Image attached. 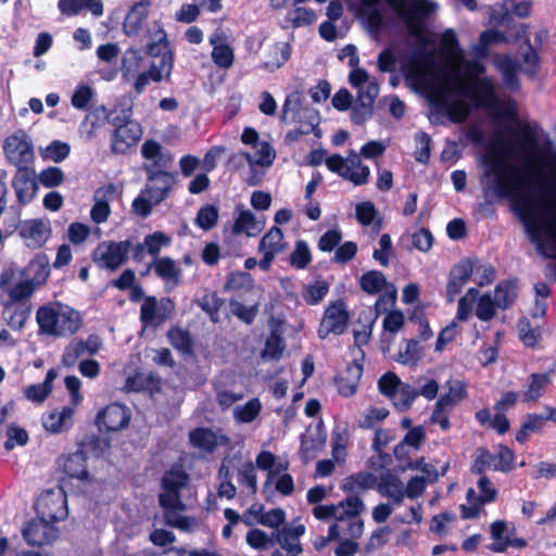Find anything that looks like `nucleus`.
<instances>
[{
    "label": "nucleus",
    "instance_id": "13d9d810",
    "mask_svg": "<svg viewBox=\"0 0 556 556\" xmlns=\"http://www.w3.org/2000/svg\"><path fill=\"white\" fill-rule=\"evenodd\" d=\"M528 50L522 55V62L525 64L523 73L529 78L533 79L540 71V55L538 48L527 40Z\"/></svg>",
    "mask_w": 556,
    "mask_h": 556
},
{
    "label": "nucleus",
    "instance_id": "052dcab7",
    "mask_svg": "<svg viewBox=\"0 0 556 556\" xmlns=\"http://www.w3.org/2000/svg\"><path fill=\"white\" fill-rule=\"evenodd\" d=\"M479 295L477 288H469L464 296L458 300L456 318L459 321H466L470 316L473 304L476 303Z\"/></svg>",
    "mask_w": 556,
    "mask_h": 556
},
{
    "label": "nucleus",
    "instance_id": "473e14b6",
    "mask_svg": "<svg viewBox=\"0 0 556 556\" xmlns=\"http://www.w3.org/2000/svg\"><path fill=\"white\" fill-rule=\"evenodd\" d=\"M377 489L380 494L391 498L396 505L402 504L405 497L403 482L395 475L382 476Z\"/></svg>",
    "mask_w": 556,
    "mask_h": 556
},
{
    "label": "nucleus",
    "instance_id": "e433bc0d",
    "mask_svg": "<svg viewBox=\"0 0 556 556\" xmlns=\"http://www.w3.org/2000/svg\"><path fill=\"white\" fill-rule=\"evenodd\" d=\"M480 478L478 480V489L480 494L477 495L473 489H468L466 493V498L468 502H471L472 498H477L480 501V504L492 503L497 497V490L492 486L491 480L485 475H479Z\"/></svg>",
    "mask_w": 556,
    "mask_h": 556
},
{
    "label": "nucleus",
    "instance_id": "de8ad7c7",
    "mask_svg": "<svg viewBox=\"0 0 556 556\" xmlns=\"http://www.w3.org/2000/svg\"><path fill=\"white\" fill-rule=\"evenodd\" d=\"M495 457L486 447H478L470 471L476 475H485L486 470H494Z\"/></svg>",
    "mask_w": 556,
    "mask_h": 556
},
{
    "label": "nucleus",
    "instance_id": "0e129e2a",
    "mask_svg": "<svg viewBox=\"0 0 556 556\" xmlns=\"http://www.w3.org/2000/svg\"><path fill=\"white\" fill-rule=\"evenodd\" d=\"M380 0H361L363 13L367 15L370 27L379 28L383 23L382 13L379 9Z\"/></svg>",
    "mask_w": 556,
    "mask_h": 556
},
{
    "label": "nucleus",
    "instance_id": "4c0bfd02",
    "mask_svg": "<svg viewBox=\"0 0 556 556\" xmlns=\"http://www.w3.org/2000/svg\"><path fill=\"white\" fill-rule=\"evenodd\" d=\"M387 286L386 276L376 269L368 270L361 276L359 287L368 294H377Z\"/></svg>",
    "mask_w": 556,
    "mask_h": 556
},
{
    "label": "nucleus",
    "instance_id": "f704fd0d",
    "mask_svg": "<svg viewBox=\"0 0 556 556\" xmlns=\"http://www.w3.org/2000/svg\"><path fill=\"white\" fill-rule=\"evenodd\" d=\"M326 434L318 431L316 435H301L300 455L304 463L314 459L325 447Z\"/></svg>",
    "mask_w": 556,
    "mask_h": 556
},
{
    "label": "nucleus",
    "instance_id": "ddd939ff",
    "mask_svg": "<svg viewBox=\"0 0 556 556\" xmlns=\"http://www.w3.org/2000/svg\"><path fill=\"white\" fill-rule=\"evenodd\" d=\"M58 465L70 479L92 482L93 477L87 467V452L84 450V444H80L74 453L61 455L58 458Z\"/></svg>",
    "mask_w": 556,
    "mask_h": 556
},
{
    "label": "nucleus",
    "instance_id": "423d86ee",
    "mask_svg": "<svg viewBox=\"0 0 556 556\" xmlns=\"http://www.w3.org/2000/svg\"><path fill=\"white\" fill-rule=\"evenodd\" d=\"M393 12L404 22L408 33L418 36L426 17L431 12V2L427 0H384Z\"/></svg>",
    "mask_w": 556,
    "mask_h": 556
},
{
    "label": "nucleus",
    "instance_id": "09e8293b",
    "mask_svg": "<svg viewBox=\"0 0 556 556\" xmlns=\"http://www.w3.org/2000/svg\"><path fill=\"white\" fill-rule=\"evenodd\" d=\"M312 262V253L304 240H298L295 248L289 256V263L296 269H304Z\"/></svg>",
    "mask_w": 556,
    "mask_h": 556
},
{
    "label": "nucleus",
    "instance_id": "4be33fe9",
    "mask_svg": "<svg viewBox=\"0 0 556 556\" xmlns=\"http://www.w3.org/2000/svg\"><path fill=\"white\" fill-rule=\"evenodd\" d=\"M363 376L362 361H353L334 377V384L340 395L349 397L355 394Z\"/></svg>",
    "mask_w": 556,
    "mask_h": 556
},
{
    "label": "nucleus",
    "instance_id": "a19ab883",
    "mask_svg": "<svg viewBox=\"0 0 556 556\" xmlns=\"http://www.w3.org/2000/svg\"><path fill=\"white\" fill-rule=\"evenodd\" d=\"M549 378L546 374H531L529 376L528 389L523 393V402L538 401L544 393Z\"/></svg>",
    "mask_w": 556,
    "mask_h": 556
},
{
    "label": "nucleus",
    "instance_id": "aec40b11",
    "mask_svg": "<svg viewBox=\"0 0 556 556\" xmlns=\"http://www.w3.org/2000/svg\"><path fill=\"white\" fill-rule=\"evenodd\" d=\"M327 168L338 174L345 180L351 181L355 186H363L368 182L370 169L368 166H364L361 170H351V166H348L346 161L340 154H332L325 160Z\"/></svg>",
    "mask_w": 556,
    "mask_h": 556
},
{
    "label": "nucleus",
    "instance_id": "7c9ffc66",
    "mask_svg": "<svg viewBox=\"0 0 556 556\" xmlns=\"http://www.w3.org/2000/svg\"><path fill=\"white\" fill-rule=\"evenodd\" d=\"M546 425V418L541 414H527L520 428L516 432V441L523 445L532 433H541Z\"/></svg>",
    "mask_w": 556,
    "mask_h": 556
},
{
    "label": "nucleus",
    "instance_id": "79ce46f5",
    "mask_svg": "<svg viewBox=\"0 0 556 556\" xmlns=\"http://www.w3.org/2000/svg\"><path fill=\"white\" fill-rule=\"evenodd\" d=\"M198 304L208 315L212 323L216 324L219 321V311L224 305V300L218 296L217 292L213 291L203 294Z\"/></svg>",
    "mask_w": 556,
    "mask_h": 556
},
{
    "label": "nucleus",
    "instance_id": "20e7f679",
    "mask_svg": "<svg viewBox=\"0 0 556 556\" xmlns=\"http://www.w3.org/2000/svg\"><path fill=\"white\" fill-rule=\"evenodd\" d=\"M290 112L293 113V121L298 123L302 134L309 135L314 132L317 137L320 136L321 131L318 128L319 114L316 110L302 108V94L298 90L287 94L279 116L281 123L288 122Z\"/></svg>",
    "mask_w": 556,
    "mask_h": 556
},
{
    "label": "nucleus",
    "instance_id": "9d476101",
    "mask_svg": "<svg viewBox=\"0 0 556 556\" xmlns=\"http://www.w3.org/2000/svg\"><path fill=\"white\" fill-rule=\"evenodd\" d=\"M0 289L5 292L14 303L26 300L33 295L36 290L33 283L26 277H20L16 268H4L0 274Z\"/></svg>",
    "mask_w": 556,
    "mask_h": 556
},
{
    "label": "nucleus",
    "instance_id": "ea45409f",
    "mask_svg": "<svg viewBox=\"0 0 556 556\" xmlns=\"http://www.w3.org/2000/svg\"><path fill=\"white\" fill-rule=\"evenodd\" d=\"M30 305L26 303L22 304H15L12 307L5 308V314H8L7 317V324L10 328L13 330H21L24 328L27 319L30 316Z\"/></svg>",
    "mask_w": 556,
    "mask_h": 556
},
{
    "label": "nucleus",
    "instance_id": "6e6d98bb",
    "mask_svg": "<svg viewBox=\"0 0 556 556\" xmlns=\"http://www.w3.org/2000/svg\"><path fill=\"white\" fill-rule=\"evenodd\" d=\"M143 243L147 248V252L151 256L157 257L161 249L172 243V237L163 231H154L144 237Z\"/></svg>",
    "mask_w": 556,
    "mask_h": 556
},
{
    "label": "nucleus",
    "instance_id": "3c124183",
    "mask_svg": "<svg viewBox=\"0 0 556 556\" xmlns=\"http://www.w3.org/2000/svg\"><path fill=\"white\" fill-rule=\"evenodd\" d=\"M329 288L330 286L326 280H316L304 288L303 299L306 304L316 305L328 294Z\"/></svg>",
    "mask_w": 556,
    "mask_h": 556
},
{
    "label": "nucleus",
    "instance_id": "0eeeda50",
    "mask_svg": "<svg viewBox=\"0 0 556 556\" xmlns=\"http://www.w3.org/2000/svg\"><path fill=\"white\" fill-rule=\"evenodd\" d=\"M350 319L351 315L344 300L339 299L330 302L325 308L319 323L317 329L318 337L324 340L331 333L336 336L343 334L348 329Z\"/></svg>",
    "mask_w": 556,
    "mask_h": 556
},
{
    "label": "nucleus",
    "instance_id": "412c9836",
    "mask_svg": "<svg viewBox=\"0 0 556 556\" xmlns=\"http://www.w3.org/2000/svg\"><path fill=\"white\" fill-rule=\"evenodd\" d=\"M450 91L451 89L447 86H440L431 94V101L444 108L451 122L455 124L464 123L470 114V108L463 101L448 102L446 94Z\"/></svg>",
    "mask_w": 556,
    "mask_h": 556
},
{
    "label": "nucleus",
    "instance_id": "a211bd4d",
    "mask_svg": "<svg viewBox=\"0 0 556 556\" xmlns=\"http://www.w3.org/2000/svg\"><path fill=\"white\" fill-rule=\"evenodd\" d=\"M12 187L21 205L30 203L38 191L34 167L17 168L12 179Z\"/></svg>",
    "mask_w": 556,
    "mask_h": 556
},
{
    "label": "nucleus",
    "instance_id": "c03bdc74",
    "mask_svg": "<svg viewBox=\"0 0 556 556\" xmlns=\"http://www.w3.org/2000/svg\"><path fill=\"white\" fill-rule=\"evenodd\" d=\"M218 217V207L214 204H205L199 208L194 223L199 228L207 231L217 225Z\"/></svg>",
    "mask_w": 556,
    "mask_h": 556
},
{
    "label": "nucleus",
    "instance_id": "f8f14e48",
    "mask_svg": "<svg viewBox=\"0 0 556 556\" xmlns=\"http://www.w3.org/2000/svg\"><path fill=\"white\" fill-rule=\"evenodd\" d=\"M130 418L131 414L126 405L111 403L98 413L96 424L100 431L115 432L126 428Z\"/></svg>",
    "mask_w": 556,
    "mask_h": 556
},
{
    "label": "nucleus",
    "instance_id": "58836bf2",
    "mask_svg": "<svg viewBox=\"0 0 556 556\" xmlns=\"http://www.w3.org/2000/svg\"><path fill=\"white\" fill-rule=\"evenodd\" d=\"M439 51L443 59L453 60L463 58L457 36L453 29H447L443 33Z\"/></svg>",
    "mask_w": 556,
    "mask_h": 556
},
{
    "label": "nucleus",
    "instance_id": "4468645a",
    "mask_svg": "<svg viewBox=\"0 0 556 556\" xmlns=\"http://www.w3.org/2000/svg\"><path fill=\"white\" fill-rule=\"evenodd\" d=\"M174 311V302L169 298L161 300V308L154 295L144 298L140 307V321L144 326L157 327L169 318V314Z\"/></svg>",
    "mask_w": 556,
    "mask_h": 556
},
{
    "label": "nucleus",
    "instance_id": "39448f33",
    "mask_svg": "<svg viewBox=\"0 0 556 556\" xmlns=\"http://www.w3.org/2000/svg\"><path fill=\"white\" fill-rule=\"evenodd\" d=\"M188 482L189 475L181 469L170 468L164 472L161 480L162 492L159 495V504L165 511L185 509L180 493Z\"/></svg>",
    "mask_w": 556,
    "mask_h": 556
},
{
    "label": "nucleus",
    "instance_id": "603ef678",
    "mask_svg": "<svg viewBox=\"0 0 556 556\" xmlns=\"http://www.w3.org/2000/svg\"><path fill=\"white\" fill-rule=\"evenodd\" d=\"M85 354H87V352L83 345V339L76 338L65 346L61 363L66 368H73Z\"/></svg>",
    "mask_w": 556,
    "mask_h": 556
},
{
    "label": "nucleus",
    "instance_id": "c85d7f7f",
    "mask_svg": "<svg viewBox=\"0 0 556 556\" xmlns=\"http://www.w3.org/2000/svg\"><path fill=\"white\" fill-rule=\"evenodd\" d=\"M189 442L193 447L206 453H213L218 446L216 433L212 429L204 427L191 430L189 432Z\"/></svg>",
    "mask_w": 556,
    "mask_h": 556
},
{
    "label": "nucleus",
    "instance_id": "5fc2aeb1",
    "mask_svg": "<svg viewBox=\"0 0 556 556\" xmlns=\"http://www.w3.org/2000/svg\"><path fill=\"white\" fill-rule=\"evenodd\" d=\"M108 119L106 110L104 106L90 111L81 123V127L86 130L89 138L96 136L99 129Z\"/></svg>",
    "mask_w": 556,
    "mask_h": 556
},
{
    "label": "nucleus",
    "instance_id": "f3484780",
    "mask_svg": "<svg viewBox=\"0 0 556 556\" xmlns=\"http://www.w3.org/2000/svg\"><path fill=\"white\" fill-rule=\"evenodd\" d=\"M22 534L27 544L42 546L51 544L56 539L58 530L54 526L38 517L26 522Z\"/></svg>",
    "mask_w": 556,
    "mask_h": 556
},
{
    "label": "nucleus",
    "instance_id": "f257e3e1",
    "mask_svg": "<svg viewBox=\"0 0 556 556\" xmlns=\"http://www.w3.org/2000/svg\"><path fill=\"white\" fill-rule=\"evenodd\" d=\"M514 135L515 139L511 143L530 154V161L525 166L523 173L498 159L490 163L484 176H493L490 189L501 199L516 197L523 186L525 178L534 181V190L541 199L540 208L532 207L526 199H517L515 208L539 253L555 257L556 150L549 141L547 147L539 149V134L530 124L520 126Z\"/></svg>",
    "mask_w": 556,
    "mask_h": 556
},
{
    "label": "nucleus",
    "instance_id": "9b49d317",
    "mask_svg": "<svg viewBox=\"0 0 556 556\" xmlns=\"http://www.w3.org/2000/svg\"><path fill=\"white\" fill-rule=\"evenodd\" d=\"M3 152L8 162L16 168L33 167L34 149L33 144L22 136L11 135L3 143Z\"/></svg>",
    "mask_w": 556,
    "mask_h": 556
},
{
    "label": "nucleus",
    "instance_id": "8fccbe9b",
    "mask_svg": "<svg viewBox=\"0 0 556 556\" xmlns=\"http://www.w3.org/2000/svg\"><path fill=\"white\" fill-rule=\"evenodd\" d=\"M377 88L376 86L369 87L366 92L367 103L362 102L359 105H356L352 110V122L355 125H362L368 119L371 114V104L374 103L376 97Z\"/></svg>",
    "mask_w": 556,
    "mask_h": 556
},
{
    "label": "nucleus",
    "instance_id": "dca6fc26",
    "mask_svg": "<svg viewBox=\"0 0 556 556\" xmlns=\"http://www.w3.org/2000/svg\"><path fill=\"white\" fill-rule=\"evenodd\" d=\"M142 137V127L139 123H128L113 129L111 134L110 150L113 154H127L134 149Z\"/></svg>",
    "mask_w": 556,
    "mask_h": 556
},
{
    "label": "nucleus",
    "instance_id": "bb28decb",
    "mask_svg": "<svg viewBox=\"0 0 556 556\" xmlns=\"http://www.w3.org/2000/svg\"><path fill=\"white\" fill-rule=\"evenodd\" d=\"M377 478L372 472L359 471L348 476L341 485V490L348 494H356L358 491L374 489Z\"/></svg>",
    "mask_w": 556,
    "mask_h": 556
},
{
    "label": "nucleus",
    "instance_id": "680f3d73",
    "mask_svg": "<svg viewBox=\"0 0 556 556\" xmlns=\"http://www.w3.org/2000/svg\"><path fill=\"white\" fill-rule=\"evenodd\" d=\"M154 273L162 279H177L180 269L176 266L174 260L168 256L160 257L154 262Z\"/></svg>",
    "mask_w": 556,
    "mask_h": 556
},
{
    "label": "nucleus",
    "instance_id": "72a5a7b5",
    "mask_svg": "<svg viewBox=\"0 0 556 556\" xmlns=\"http://www.w3.org/2000/svg\"><path fill=\"white\" fill-rule=\"evenodd\" d=\"M166 337L170 345L185 355H191L193 353V339L188 329H184L180 326H172Z\"/></svg>",
    "mask_w": 556,
    "mask_h": 556
},
{
    "label": "nucleus",
    "instance_id": "2eb2a0df",
    "mask_svg": "<svg viewBox=\"0 0 556 556\" xmlns=\"http://www.w3.org/2000/svg\"><path fill=\"white\" fill-rule=\"evenodd\" d=\"M17 233L25 245L31 250L40 249L51 236V227L48 222L39 218L26 219L17 227Z\"/></svg>",
    "mask_w": 556,
    "mask_h": 556
},
{
    "label": "nucleus",
    "instance_id": "a18cd8bd",
    "mask_svg": "<svg viewBox=\"0 0 556 556\" xmlns=\"http://www.w3.org/2000/svg\"><path fill=\"white\" fill-rule=\"evenodd\" d=\"M338 507L340 510L338 520L356 518L365 509L364 502L356 494H350L345 500L339 503Z\"/></svg>",
    "mask_w": 556,
    "mask_h": 556
},
{
    "label": "nucleus",
    "instance_id": "864d4df0",
    "mask_svg": "<svg viewBox=\"0 0 556 556\" xmlns=\"http://www.w3.org/2000/svg\"><path fill=\"white\" fill-rule=\"evenodd\" d=\"M283 232L278 226H273L261 239L258 250H270L279 253L283 250Z\"/></svg>",
    "mask_w": 556,
    "mask_h": 556
},
{
    "label": "nucleus",
    "instance_id": "6e6552de",
    "mask_svg": "<svg viewBox=\"0 0 556 556\" xmlns=\"http://www.w3.org/2000/svg\"><path fill=\"white\" fill-rule=\"evenodd\" d=\"M447 83L456 87L457 93L470 98L476 108H493L498 104L495 87L490 77L476 79L464 87H457L459 83L457 79H448Z\"/></svg>",
    "mask_w": 556,
    "mask_h": 556
},
{
    "label": "nucleus",
    "instance_id": "338daca9",
    "mask_svg": "<svg viewBox=\"0 0 556 556\" xmlns=\"http://www.w3.org/2000/svg\"><path fill=\"white\" fill-rule=\"evenodd\" d=\"M401 386V379L393 371L383 374L378 380L379 392L389 399L394 396Z\"/></svg>",
    "mask_w": 556,
    "mask_h": 556
},
{
    "label": "nucleus",
    "instance_id": "cd10ccee",
    "mask_svg": "<svg viewBox=\"0 0 556 556\" xmlns=\"http://www.w3.org/2000/svg\"><path fill=\"white\" fill-rule=\"evenodd\" d=\"M445 387L448 391L442 394L437 401L440 406L452 409L467 397V384L465 381L451 378L445 382Z\"/></svg>",
    "mask_w": 556,
    "mask_h": 556
},
{
    "label": "nucleus",
    "instance_id": "2f4dec72",
    "mask_svg": "<svg viewBox=\"0 0 556 556\" xmlns=\"http://www.w3.org/2000/svg\"><path fill=\"white\" fill-rule=\"evenodd\" d=\"M161 37L157 41H153L147 45L146 53L152 58H160V62L163 64L167 63V76H170L173 70V52L169 49V42L167 35L164 30H161Z\"/></svg>",
    "mask_w": 556,
    "mask_h": 556
},
{
    "label": "nucleus",
    "instance_id": "c9c22d12",
    "mask_svg": "<svg viewBox=\"0 0 556 556\" xmlns=\"http://www.w3.org/2000/svg\"><path fill=\"white\" fill-rule=\"evenodd\" d=\"M517 286L511 280L500 282L494 290V301L502 309H507L513 305L517 298Z\"/></svg>",
    "mask_w": 556,
    "mask_h": 556
},
{
    "label": "nucleus",
    "instance_id": "bf43d9fd",
    "mask_svg": "<svg viewBox=\"0 0 556 556\" xmlns=\"http://www.w3.org/2000/svg\"><path fill=\"white\" fill-rule=\"evenodd\" d=\"M212 60L220 68H229L235 61L233 49L228 43L214 45Z\"/></svg>",
    "mask_w": 556,
    "mask_h": 556
},
{
    "label": "nucleus",
    "instance_id": "1a4fd4ad",
    "mask_svg": "<svg viewBox=\"0 0 556 556\" xmlns=\"http://www.w3.org/2000/svg\"><path fill=\"white\" fill-rule=\"evenodd\" d=\"M131 249L130 240L102 242L93 252V260L100 266L116 270L128 260Z\"/></svg>",
    "mask_w": 556,
    "mask_h": 556
},
{
    "label": "nucleus",
    "instance_id": "4d7b16f0",
    "mask_svg": "<svg viewBox=\"0 0 556 556\" xmlns=\"http://www.w3.org/2000/svg\"><path fill=\"white\" fill-rule=\"evenodd\" d=\"M476 307V316L481 321H490L496 315V307H498L489 293L478 295Z\"/></svg>",
    "mask_w": 556,
    "mask_h": 556
},
{
    "label": "nucleus",
    "instance_id": "393cba45",
    "mask_svg": "<svg viewBox=\"0 0 556 556\" xmlns=\"http://www.w3.org/2000/svg\"><path fill=\"white\" fill-rule=\"evenodd\" d=\"M292 47L289 42L276 41L271 43L266 52V60L262 67L270 73L282 67L291 58Z\"/></svg>",
    "mask_w": 556,
    "mask_h": 556
},
{
    "label": "nucleus",
    "instance_id": "7ed1b4c3",
    "mask_svg": "<svg viewBox=\"0 0 556 556\" xmlns=\"http://www.w3.org/2000/svg\"><path fill=\"white\" fill-rule=\"evenodd\" d=\"M36 321L38 324V333L55 338L72 337L83 326L80 314L68 306L58 307L52 304H45L38 307L36 312Z\"/></svg>",
    "mask_w": 556,
    "mask_h": 556
},
{
    "label": "nucleus",
    "instance_id": "69168bd1",
    "mask_svg": "<svg viewBox=\"0 0 556 556\" xmlns=\"http://www.w3.org/2000/svg\"><path fill=\"white\" fill-rule=\"evenodd\" d=\"M38 179L43 187L55 188L64 182L65 176L60 167L49 166L40 172Z\"/></svg>",
    "mask_w": 556,
    "mask_h": 556
},
{
    "label": "nucleus",
    "instance_id": "c756f323",
    "mask_svg": "<svg viewBox=\"0 0 556 556\" xmlns=\"http://www.w3.org/2000/svg\"><path fill=\"white\" fill-rule=\"evenodd\" d=\"M149 15V2L135 3L124 21V29L127 35H136L141 29Z\"/></svg>",
    "mask_w": 556,
    "mask_h": 556
},
{
    "label": "nucleus",
    "instance_id": "6ab92c4d",
    "mask_svg": "<svg viewBox=\"0 0 556 556\" xmlns=\"http://www.w3.org/2000/svg\"><path fill=\"white\" fill-rule=\"evenodd\" d=\"M38 517L53 526L54 522L64 520L67 515L66 496H55L53 493L41 497L37 503Z\"/></svg>",
    "mask_w": 556,
    "mask_h": 556
},
{
    "label": "nucleus",
    "instance_id": "a878e982",
    "mask_svg": "<svg viewBox=\"0 0 556 556\" xmlns=\"http://www.w3.org/2000/svg\"><path fill=\"white\" fill-rule=\"evenodd\" d=\"M20 277L28 278L35 286L43 285L49 275L50 267L46 255H37L22 270Z\"/></svg>",
    "mask_w": 556,
    "mask_h": 556
},
{
    "label": "nucleus",
    "instance_id": "b1692460",
    "mask_svg": "<svg viewBox=\"0 0 556 556\" xmlns=\"http://www.w3.org/2000/svg\"><path fill=\"white\" fill-rule=\"evenodd\" d=\"M257 154L258 159L254 160L251 153L240 151L238 153H233L230 156L229 163H232L236 166V168H239L240 166L243 165L244 162H247L250 165V167H252L253 172L255 165L269 166L273 164L275 159V151L271 149L269 143L263 142L257 151Z\"/></svg>",
    "mask_w": 556,
    "mask_h": 556
},
{
    "label": "nucleus",
    "instance_id": "37998d69",
    "mask_svg": "<svg viewBox=\"0 0 556 556\" xmlns=\"http://www.w3.org/2000/svg\"><path fill=\"white\" fill-rule=\"evenodd\" d=\"M418 397L417 389L408 383L402 384L394 396L391 397L393 405L400 412L408 410Z\"/></svg>",
    "mask_w": 556,
    "mask_h": 556
},
{
    "label": "nucleus",
    "instance_id": "5701e85b",
    "mask_svg": "<svg viewBox=\"0 0 556 556\" xmlns=\"http://www.w3.org/2000/svg\"><path fill=\"white\" fill-rule=\"evenodd\" d=\"M472 273V264L469 260H462L451 268L446 285L447 302H453L455 300L456 295L460 293L464 285L471 278Z\"/></svg>",
    "mask_w": 556,
    "mask_h": 556
},
{
    "label": "nucleus",
    "instance_id": "e2e57ef3",
    "mask_svg": "<svg viewBox=\"0 0 556 556\" xmlns=\"http://www.w3.org/2000/svg\"><path fill=\"white\" fill-rule=\"evenodd\" d=\"M494 471L509 472L514 468L515 454L507 445L501 444L498 451L494 454Z\"/></svg>",
    "mask_w": 556,
    "mask_h": 556
},
{
    "label": "nucleus",
    "instance_id": "774afa93",
    "mask_svg": "<svg viewBox=\"0 0 556 556\" xmlns=\"http://www.w3.org/2000/svg\"><path fill=\"white\" fill-rule=\"evenodd\" d=\"M8 439L4 442V448L11 451L15 445L24 446L27 444L29 437L24 428L11 426L7 431Z\"/></svg>",
    "mask_w": 556,
    "mask_h": 556
},
{
    "label": "nucleus",
    "instance_id": "f03ea898",
    "mask_svg": "<svg viewBox=\"0 0 556 556\" xmlns=\"http://www.w3.org/2000/svg\"><path fill=\"white\" fill-rule=\"evenodd\" d=\"M141 155L149 161L142 166L147 176V184L142 192L148 194L154 204H160L168 198L176 184L177 173L167 170L174 162V156L154 139H147L142 143Z\"/></svg>",
    "mask_w": 556,
    "mask_h": 556
},
{
    "label": "nucleus",
    "instance_id": "49530a36",
    "mask_svg": "<svg viewBox=\"0 0 556 556\" xmlns=\"http://www.w3.org/2000/svg\"><path fill=\"white\" fill-rule=\"evenodd\" d=\"M229 306L232 315L240 321L245 325H252L258 314L260 304L256 302L250 306H245L240 301L232 298L229 300Z\"/></svg>",
    "mask_w": 556,
    "mask_h": 556
}]
</instances>
